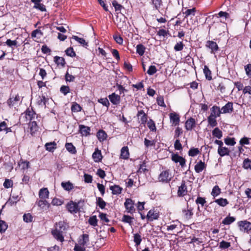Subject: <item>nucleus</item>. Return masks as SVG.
I'll return each instance as SVG.
<instances>
[{"label": "nucleus", "instance_id": "69168bd1", "mask_svg": "<svg viewBox=\"0 0 251 251\" xmlns=\"http://www.w3.org/2000/svg\"><path fill=\"white\" fill-rule=\"evenodd\" d=\"M112 5L114 7L116 11H120L123 8V6L115 0L112 1Z\"/></svg>", "mask_w": 251, "mask_h": 251}, {"label": "nucleus", "instance_id": "f3484780", "mask_svg": "<svg viewBox=\"0 0 251 251\" xmlns=\"http://www.w3.org/2000/svg\"><path fill=\"white\" fill-rule=\"evenodd\" d=\"M222 113V111L219 106L214 105L210 109V116L217 118L219 117Z\"/></svg>", "mask_w": 251, "mask_h": 251}, {"label": "nucleus", "instance_id": "4c0bfd02", "mask_svg": "<svg viewBox=\"0 0 251 251\" xmlns=\"http://www.w3.org/2000/svg\"><path fill=\"white\" fill-rule=\"evenodd\" d=\"M133 217L129 215H124L122 218V221L126 223H128L130 226H131L133 223Z\"/></svg>", "mask_w": 251, "mask_h": 251}, {"label": "nucleus", "instance_id": "7ed1b4c3", "mask_svg": "<svg viewBox=\"0 0 251 251\" xmlns=\"http://www.w3.org/2000/svg\"><path fill=\"white\" fill-rule=\"evenodd\" d=\"M83 202L84 201L81 200L77 202L71 201L67 204L66 208L71 213L75 214L79 211V205Z\"/></svg>", "mask_w": 251, "mask_h": 251}, {"label": "nucleus", "instance_id": "4468645a", "mask_svg": "<svg viewBox=\"0 0 251 251\" xmlns=\"http://www.w3.org/2000/svg\"><path fill=\"white\" fill-rule=\"evenodd\" d=\"M25 113L26 121H32L34 119L35 117L36 116V114L33 110L32 108H28L25 112Z\"/></svg>", "mask_w": 251, "mask_h": 251}, {"label": "nucleus", "instance_id": "f8f14e48", "mask_svg": "<svg viewBox=\"0 0 251 251\" xmlns=\"http://www.w3.org/2000/svg\"><path fill=\"white\" fill-rule=\"evenodd\" d=\"M36 203L44 211H47L50 206V204L46 200L40 199L36 201Z\"/></svg>", "mask_w": 251, "mask_h": 251}, {"label": "nucleus", "instance_id": "412c9836", "mask_svg": "<svg viewBox=\"0 0 251 251\" xmlns=\"http://www.w3.org/2000/svg\"><path fill=\"white\" fill-rule=\"evenodd\" d=\"M108 97L111 103L114 105H117L120 102V96L115 93L109 95Z\"/></svg>", "mask_w": 251, "mask_h": 251}, {"label": "nucleus", "instance_id": "ea45409f", "mask_svg": "<svg viewBox=\"0 0 251 251\" xmlns=\"http://www.w3.org/2000/svg\"><path fill=\"white\" fill-rule=\"evenodd\" d=\"M200 152V150L198 148H191L189 151L188 155L190 156L194 157L197 155Z\"/></svg>", "mask_w": 251, "mask_h": 251}, {"label": "nucleus", "instance_id": "f257e3e1", "mask_svg": "<svg viewBox=\"0 0 251 251\" xmlns=\"http://www.w3.org/2000/svg\"><path fill=\"white\" fill-rule=\"evenodd\" d=\"M69 228L68 224L64 221H60L55 223L54 228L52 230L53 237L58 241L63 242L64 241V234Z\"/></svg>", "mask_w": 251, "mask_h": 251}, {"label": "nucleus", "instance_id": "5fc2aeb1", "mask_svg": "<svg viewBox=\"0 0 251 251\" xmlns=\"http://www.w3.org/2000/svg\"><path fill=\"white\" fill-rule=\"evenodd\" d=\"M173 223H174L173 224H172L170 226H167V231L173 230L175 229H176V228H177V226L179 225H180V223L177 221H173Z\"/></svg>", "mask_w": 251, "mask_h": 251}, {"label": "nucleus", "instance_id": "a19ab883", "mask_svg": "<svg viewBox=\"0 0 251 251\" xmlns=\"http://www.w3.org/2000/svg\"><path fill=\"white\" fill-rule=\"evenodd\" d=\"M196 12V8H193L192 9H187L184 12H183V14L185 15V18H187L191 15L195 16Z\"/></svg>", "mask_w": 251, "mask_h": 251}, {"label": "nucleus", "instance_id": "bf43d9fd", "mask_svg": "<svg viewBox=\"0 0 251 251\" xmlns=\"http://www.w3.org/2000/svg\"><path fill=\"white\" fill-rule=\"evenodd\" d=\"M206 202L205 198L201 197H198L196 200V203L198 204H201V206H203Z\"/></svg>", "mask_w": 251, "mask_h": 251}, {"label": "nucleus", "instance_id": "f704fd0d", "mask_svg": "<svg viewBox=\"0 0 251 251\" xmlns=\"http://www.w3.org/2000/svg\"><path fill=\"white\" fill-rule=\"evenodd\" d=\"M207 121L209 125H210L212 127L216 126L217 125L216 117L209 115L207 118Z\"/></svg>", "mask_w": 251, "mask_h": 251}, {"label": "nucleus", "instance_id": "72a5a7b5", "mask_svg": "<svg viewBox=\"0 0 251 251\" xmlns=\"http://www.w3.org/2000/svg\"><path fill=\"white\" fill-rule=\"evenodd\" d=\"M89 241V236L87 234H83L82 236V238L80 239L78 243L81 245L85 247Z\"/></svg>", "mask_w": 251, "mask_h": 251}, {"label": "nucleus", "instance_id": "09e8293b", "mask_svg": "<svg viewBox=\"0 0 251 251\" xmlns=\"http://www.w3.org/2000/svg\"><path fill=\"white\" fill-rule=\"evenodd\" d=\"M8 227L6 223L3 221L0 220V233H2L5 231Z\"/></svg>", "mask_w": 251, "mask_h": 251}, {"label": "nucleus", "instance_id": "c9c22d12", "mask_svg": "<svg viewBox=\"0 0 251 251\" xmlns=\"http://www.w3.org/2000/svg\"><path fill=\"white\" fill-rule=\"evenodd\" d=\"M145 47L141 44H138L136 46V52L140 56H142L145 51Z\"/></svg>", "mask_w": 251, "mask_h": 251}, {"label": "nucleus", "instance_id": "6e6552de", "mask_svg": "<svg viewBox=\"0 0 251 251\" xmlns=\"http://www.w3.org/2000/svg\"><path fill=\"white\" fill-rule=\"evenodd\" d=\"M187 187L184 181H182L180 186L178 187L177 195L179 197H182L187 194Z\"/></svg>", "mask_w": 251, "mask_h": 251}, {"label": "nucleus", "instance_id": "2f4dec72", "mask_svg": "<svg viewBox=\"0 0 251 251\" xmlns=\"http://www.w3.org/2000/svg\"><path fill=\"white\" fill-rule=\"evenodd\" d=\"M212 135L218 139H221L223 136L222 131L218 128H215L212 131Z\"/></svg>", "mask_w": 251, "mask_h": 251}, {"label": "nucleus", "instance_id": "79ce46f5", "mask_svg": "<svg viewBox=\"0 0 251 251\" xmlns=\"http://www.w3.org/2000/svg\"><path fill=\"white\" fill-rule=\"evenodd\" d=\"M182 212L185 218L187 220L190 219L193 214L192 211L191 209H183L182 210Z\"/></svg>", "mask_w": 251, "mask_h": 251}, {"label": "nucleus", "instance_id": "b1692460", "mask_svg": "<svg viewBox=\"0 0 251 251\" xmlns=\"http://www.w3.org/2000/svg\"><path fill=\"white\" fill-rule=\"evenodd\" d=\"M129 153L128 148L127 146L123 147L121 150L120 158L124 159H127L129 158Z\"/></svg>", "mask_w": 251, "mask_h": 251}, {"label": "nucleus", "instance_id": "473e14b6", "mask_svg": "<svg viewBox=\"0 0 251 251\" xmlns=\"http://www.w3.org/2000/svg\"><path fill=\"white\" fill-rule=\"evenodd\" d=\"M66 150L72 154H75L76 151L75 146L71 143H67L65 144Z\"/></svg>", "mask_w": 251, "mask_h": 251}, {"label": "nucleus", "instance_id": "4be33fe9", "mask_svg": "<svg viewBox=\"0 0 251 251\" xmlns=\"http://www.w3.org/2000/svg\"><path fill=\"white\" fill-rule=\"evenodd\" d=\"M39 197L40 199L46 200L49 197V192L47 188H43L39 190Z\"/></svg>", "mask_w": 251, "mask_h": 251}, {"label": "nucleus", "instance_id": "864d4df0", "mask_svg": "<svg viewBox=\"0 0 251 251\" xmlns=\"http://www.w3.org/2000/svg\"><path fill=\"white\" fill-rule=\"evenodd\" d=\"M81 107L80 106L79 104L78 103L75 102L73 103V104L72 105L71 107V110L72 112H78L81 110Z\"/></svg>", "mask_w": 251, "mask_h": 251}, {"label": "nucleus", "instance_id": "a878e982", "mask_svg": "<svg viewBox=\"0 0 251 251\" xmlns=\"http://www.w3.org/2000/svg\"><path fill=\"white\" fill-rule=\"evenodd\" d=\"M110 189L112 191L113 195H119L122 193V188L119 185H114L110 186Z\"/></svg>", "mask_w": 251, "mask_h": 251}, {"label": "nucleus", "instance_id": "3c124183", "mask_svg": "<svg viewBox=\"0 0 251 251\" xmlns=\"http://www.w3.org/2000/svg\"><path fill=\"white\" fill-rule=\"evenodd\" d=\"M225 143L228 146H234L236 144L234 138L226 137L225 139Z\"/></svg>", "mask_w": 251, "mask_h": 251}, {"label": "nucleus", "instance_id": "9b49d317", "mask_svg": "<svg viewBox=\"0 0 251 251\" xmlns=\"http://www.w3.org/2000/svg\"><path fill=\"white\" fill-rule=\"evenodd\" d=\"M159 213L156 212L154 209H151L146 216L147 219L149 221H153L157 220L159 218Z\"/></svg>", "mask_w": 251, "mask_h": 251}, {"label": "nucleus", "instance_id": "338daca9", "mask_svg": "<svg viewBox=\"0 0 251 251\" xmlns=\"http://www.w3.org/2000/svg\"><path fill=\"white\" fill-rule=\"evenodd\" d=\"M74 250L75 251H84L85 248L84 246L78 243V244H75Z\"/></svg>", "mask_w": 251, "mask_h": 251}, {"label": "nucleus", "instance_id": "a211bd4d", "mask_svg": "<svg viewBox=\"0 0 251 251\" xmlns=\"http://www.w3.org/2000/svg\"><path fill=\"white\" fill-rule=\"evenodd\" d=\"M92 158L95 162H99L102 159L101 151L98 148L95 149V151L92 154Z\"/></svg>", "mask_w": 251, "mask_h": 251}, {"label": "nucleus", "instance_id": "cd10ccee", "mask_svg": "<svg viewBox=\"0 0 251 251\" xmlns=\"http://www.w3.org/2000/svg\"><path fill=\"white\" fill-rule=\"evenodd\" d=\"M56 143L55 142L47 143L45 144V148L46 150L50 151L53 152L54 150L56 148Z\"/></svg>", "mask_w": 251, "mask_h": 251}, {"label": "nucleus", "instance_id": "37998d69", "mask_svg": "<svg viewBox=\"0 0 251 251\" xmlns=\"http://www.w3.org/2000/svg\"><path fill=\"white\" fill-rule=\"evenodd\" d=\"M134 242L135 243V246L138 247L142 241L141 236L139 233H135L134 234Z\"/></svg>", "mask_w": 251, "mask_h": 251}, {"label": "nucleus", "instance_id": "de8ad7c7", "mask_svg": "<svg viewBox=\"0 0 251 251\" xmlns=\"http://www.w3.org/2000/svg\"><path fill=\"white\" fill-rule=\"evenodd\" d=\"M243 167L247 170H251V160L249 158L245 159L243 163Z\"/></svg>", "mask_w": 251, "mask_h": 251}, {"label": "nucleus", "instance_id": "0e129e2a", "mask_svg": "<svg viewBox=\"0 0 251 251\" xmlns=\"http://www.w3.org/2000/svg\"><path fill=\"white\" fill-rule=\"evenodd\" d=\"M156 101H157V103L159 106L164 107H166V105L164 103V99L162 96H160L158 97L157 98Z\"/></svg>", "mask_w": 251, "mask_h": 251}, {"label": "nucleus", "instance_id": "49530a36", "mask_svg": "<svg viewBox=\"0 0 251 251\" xmlns=\"http://www.w3.org/2000/svg\"><path fill=\"white\" fill-rule=\"evenodd\" d=\"M221 189L218 185L214 186L211 192V195L214 197H217L221 193Z\"/></svg>", "mask_w": 251, "mask_h": 251}, {"label": "nucleus", "instance_id": "7c9ffc66", "mask_svg": "<svg viewBox=\"0 0 251 251\" xmlns=\"http://www.w3.org/2000/svg\"><path fill=\"white\" fill-rule=\"evenodd\" d=\"M54 61L57 65H61L62 67H64L66 64L65 59L62 57L56 56L54 57Z\"/></svg>", "mask_w": 251, "mask_h": 251}, {"label": "nucleus", "instance_id": "9d476101", "mask_svg": "<svg viewBox=\"0 0 251 251\" xmlns=\"http://www.w3.org/2000/svg\"><path fill=\"white\" fill-rule=\"evenodd\" d=\"M136 116L141 124L145 125L148 119V116L143 110H140L138 111Z\"/></svg>", "mask_w": 251, "mask_h": 251}, {"label": "nucleus", "instance_id": "c03bdc74", "mask_svg": "<svg viewBox=\"0 0 251 251\" xmlns=\"http://www.w3.org/2000/svg\"><path fill=\"white\" fill-rule=\"evenodd\" d=\"M72 38L75 39V41L78 42L80 44L83 45V46H87L88 43L85 41V40L82 38L78 37L77 36H73Z\"/></svg>", "mask_w": 251, "mask_h": 251}, {"label": "nucleus", "instance_id": "f03ea898", "mask_svg": "<svg viewBox=\"0 0 251 251\" xmlns=\"http://www.w3.org/2000/svg\"><path fill=\"white\" fill-rule=\"evenodd\" d=\"M173 176L171 171L169 169L164 170L158 176V180L159 182L163 183H168L172 180Z\"/></svg>", "mask_w": 251, "mask_h": 251}, {"label": "nucleus", "instance_id": "8fccbe9b", "mask_svg": "<svg viewBox=\"0 0 251 251\" xmlns=\"http://www.w3.org/2000/svg\"><path fill=\"white\" fill-rule=\"evenodd\" d=\"M89 224L93 226H97L98 220L97 219L96 216H92L88 220Z\"/></svg>", "mask_w": 251, "mask_h": 251}, {"label": "nucleus", "instance_id": "6ab92c4d", "mask_svg": "<svg viewBox=\"0 0 251 251\" xmlns=\"http://www.w3.org/2000/svg\"><path fill=\"white\" fill-rule=\"evenodd\" d=\"M206 167V165L201 160L199 161L194 167L195 171L197 173L201 172Z\"/></svg>", "mask_w": 251, "mask_h": 251}, {"label": "nucleus", "instance_id": "13d9d810", "mask_svg": "<svg viewBox=\"0 0 251 251\" xmlns=\"http://www.w3.org/2000/svg\"><path fill=\"white\" fill-rule=\"evenodd\" d=\"M32 219L33 217L30 213L25 214L23 216V220L25 222H31Z\"/></svg>", "mask_w": 251, "mask_h": 251}, {"label": "nucleus", "instance_id": "603ef678", "mask_svg": "<svg viewBox=\"0 0 251 251\" xmlns=\"http://www.w3.org/2000/svg\"><path fill=\"white\" fill-rule=\"evenodd\" d=\"M184 46V45L182 42H177L174 46V50L176 51H181L183 49Z\"/></svg>", "mask_w": 251, "mask_h": 251}, {"label": "nucleus", "instance_id": "0eeeda50", "mask_svg": "<svg viewBox=\"0 0 251 251\" xmlns=\"http://www.w3.org/2000/svg\"><path fill=\"white\" fill-rule=\"evenodd\" d=\"M205 46L206 48L210 50V53L212 54H215L219 49L217 44L213 41H206Z\"/></svg>", "mask_w": 251, "mask_h": 251}, {"label": "nucleus", "instance_id": "e433bc0d", "mask_svg": "<svg viewBox=\"0 0 251 251\" xmlns=\"http://www.w3.org/2000/svg\"><path fill=\"white\" fill-rule=\"evenodd\" d=\"M215 202L221 206L224 207L228 204L227 199L224 198H220L216 199Z\"/></svg>", "mask_w": 251, "mask_h": 251}, {"label": "nucleus", "instance_id": "c756f323", "mask_svg": "<svg viewBox=\"0 0 251 251\" xmlns=\"http://www.w3.org/2000/svg\"><path fill=\"white\" fill-rule=\"evenodd\" d=\"M236 218L234 217L229 216H226L222 221V224L224 225H229L235 222Z\"/></svg>", "mask_w": 251, "mask_h": 251}, {"label": "nucleus", "instance_id": "58836bf2", "mask_svg": "<svg viewBox=\"0 0 251 251\" xmlns=\"http://www.w3.org/2000/svg\"><path fill=\"white\" fill-rule=\"evenodd\" d=\"M96 204L101 209H103L106 205V203L100 197H98L96 199Z\"/></svg>", "mask_w": 251, "mask_h": 251}, {"label": "nucleus", "instance_id": "774afa93", "mask_svg": "<svg viewBox=\"0 0 251 251\" xmlns=\"http://www.w3.org/2000/svg\"><path fill=\"white\" fill-rule=\"evenodd\" d=\"M245 70L247 75L251 77V64H248L245 66Z\"/></svg>", "mask_w": 251, "mask_h": 251}, {"label": "nucleus", "instance_id": "5701e85b", "mask_svg": "<svg viewBox=\"0 0 251 251\" xmlns=\"http://www.w3.org/2000/svg\"><path fill=\"white\" fill-rule=\"evenodd\" d=\"M171 122L172 123L173 125L176 126L179 123V115L176 113H171L169 115Z\"/></svg>", "mask_w": 251, "mask_h": 251}, {"label": "nucleus", "instance_id": "e2e57ef3", "mask_svg": "<svg viewBox=\"0 0 251 251\" xmlns=\"http://www.w3.org/2000/svg\"><path fill=\"white\" fill-rule=\"evenodd\" d=\"M148 126L151 131H156L155 123L152 120H150L148 123Z\"/></svg>", "mask_w": 251, "mask_h": 251}, {"label": "nucleus", "instance_id": "052dcab7", "mask_svg": "<svg viewBox=\"0 0 251 251\" xmlns=\"http://www.w3.org/2000/svg\"><path fill=\"white\" fill-rule=\"evenodd\" d=\"M60 91L64 95H66L70 92V89L69 86L63 85L61 87Z\"/></svg>", "mask_w": 251, "mask_h": 251}, {"label": "nucleus", "instance_id": "20e7f679", "mask_svg": "<svg viewBox=\"0 0 251 251\" xmlns=\"http://www.w3.org/2000/svg\"><path fill=\"white\" fill-rule=\"evenodd\" d=\"M21 98L18 94H10L9 99L7 100L6 103L10 108H12L18 104Z\"/></svg>", "mask_w": 251, "mask_h": 251}, {"label": "nucleus", "instance_id": "ddd939ff", "mask_svg": "<svg viewBox=\"0 0 251 251\" xmlns=\"http://www.w3.org/2000/svg\"><path fill=\"white\" fill-rule=\"evenodd\" d=\"M233 103L232 102H228L221 109L223 114L231 113L233 111Z\"/></svg>", "mask_w": 251, "mask_h": 251}, {"label": "nucleus", "instance_id": "6e6d98bb", "mask_svg": "<svg viewBox=\"0 0 251 251\" xmlns=\"http://www.w3.org/2000/svg\"><path fill=\"white\" fill-rule=\"evenodd\" d=\"M157 72L156 68L155 66L151 65L149 67L147 71V74L150 75H152L156 73Z\"/></svg>", "mask_w": 251, "mask_h": 251}, {"label": "nucleus", "instance_id": "4d7b16f0", "mask_svg": "<svg viewBox=\"0 0 251 251\" xmlns=\"http://www.w3.org/2000/svg\"><path fill=\"white\" fill-rule=\"evenodd\" d=\"M48 100V99H47L45 96H42V97H40V100H38V103L39 105L46 106Z\"/></svg>", "mask_w": 251, "mask_h": 251}, {"label": "nucleus", "instance_id": "423d86ee", "mask_svg": "<svg viewBox=\"0 0 251 251\" xmlns=\"http://www.w3.org/2000/svg\"><path fill=\"white\" fill-rule=\"evenodd\" d=\"M134 201L131 199H126L124 203V206L126 208V211L128 213L133 214L135 211L134 207Z\"/></svg>", "mask_w": 251, "mask_h": 251}, {"label": "nucleus", "instance_id": "39448f33", "mask_svg": "<svg viewBox=\"0 0 251 251\" xmlns=\"http://www.w3.org/2000/svg\"><path fill=\"white\" fill-rule=\"evenodd\" d=\"M237 225L242 232L248 233L251 230V223L247 220L239 221Z\"/></svg>", "mask_w": 251, "mask_h": 251}, {"label": "nucleus", "instance_id": "aec40b11", "mask_svg": "<svg viewBox=\"0 0 251 251\" xmlns=\"http://www.w3.org/2000/svg\"><path fill=\"white\" fill-rule=\"evenodd\" d=\"M79 132L82 136H87L90 134V127L83 125L79 126Z\"/></svg>", "mask_w": 251, "mask_h": 251}, {"label": "nucleus", "instance_id": "c85d7f7f", "mask_svg": "<svg viewBox=\"0 0 251 251\" xmlns=\"http://www.w3.org/2000/svg\"><path fill=\"white\" fill-rule=\"evenodd\" d=\"M203 70L206 79L211 80L212 79V73L208 67L206 65H204Z\"/></svg>", "mask_w": 251, "mask_h": 251}, {"label": "nucleus", "instance_id": "bb28decb", "mask_svg": "<svg viewBox=\"0 0 251 251\" xmlns=\"http://www.w3.org/2000/svg\"><path fill=\"white\" fill-rule=\"evenodd\" d=\"M61 185L63 188L67 191H70L74 188L73 184L70 181L67 182H62Z\"/></svg>", "mask_w": 251, "mask_h": 251}, {"label": "nucleus", "instance_id": "dca6fc26", "mask_svg": "<svg viewBox=\"0 0 251 251\" xmlns=\"http://www.w3.org/2000/svg\"><path fill=\"white\" fill-rule=\"evenodd\" d=\"M30 132L32 135H34L37 131L39 130V126L37 125L36 121H30L29 124Z\"/></svg>", "mask_w": 251, "mask_h": 251}, {"label": "nucleus", "instance_id": "1a4fd4ad", "mask_svg": "<svg viewBox=\"0 0 251 251\" xmlns=\"http://www.w3.org/2000/svg\"><path fill=\"white\" fill-rule=\"evenodd\" d=\"M172 160L175 163H179L182 168H184L186 166L185 159L177 154H173L172 155Z\"/></svg>", "mask_w": 251, "mask_h": 251}, {"label": "nucleus", "instance_id": "393cba45", "mask_svg": "<svg viewBox=\"0 0 251 251\" xmlns=\"http://www.w3.org/2000/svg\"><path fill=\"white\" fill-rule=\"evenodd\" d=\"M218 153L220 156H224L228 155L230 153V151L227 148L222 146L220 148H218Z\"/></svg>", "mask_w": 251, "mask_h": 251}, {"label": "nucleus", "instance_id": "2eb2a0df", "mask_svg": "<svg viewBox=\"0 0 251 251\" xmlns=\"http://www.w3.org/2000/svg\"><path fill=\"white\" fill-rule=\"evenodd\" d=\"M196 121L194 118L190 117L185 122V127L188 131L191 130L196 126Z\"/></svg>", "mask_w": 251, "mask_h": 251}, {"label": "nucleus", "instance_id": "680f3d73", "mask_svg": "<svg viewBox=\"0 0 251 251\" xmlns=\"http://www.w3.org/2000/svg\"><path fill=\"white\" fill-rule=\"evenodd\" d=\"M152 4L156 10H158L162 5L161 0H151Z\"/></svg>", "mask_w": 251, "mask_h": 251}, {"label": "nucleus", "instance_id": "a18cd8bd", "mask_svg": "<svg viewBox=\"0 0 251 251\" xmlns=\"http://www.w3.org/2000/svg\"><path fill=\"white\" fill-rule=\"evenodd\" d=\"M97 136L99 140L101 141L106 139L107 134L103 130H101L98 131Z\"/></svg>", "mask_w": 251, "mask_h": 251}]
</instances>
